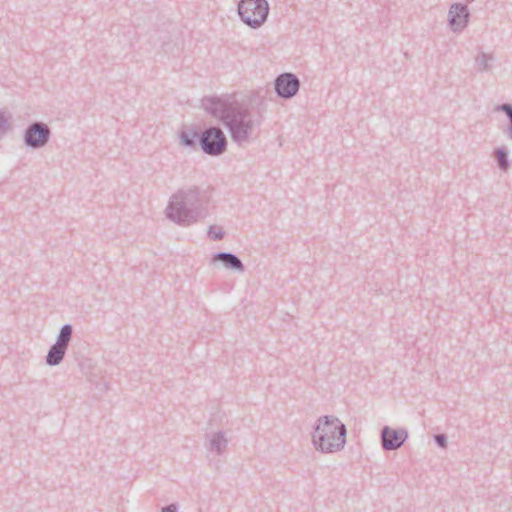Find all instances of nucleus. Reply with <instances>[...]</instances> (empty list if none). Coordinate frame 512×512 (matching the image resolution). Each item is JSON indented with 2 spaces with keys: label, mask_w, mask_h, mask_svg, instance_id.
<instances>
[{
  "label": "nucleus",
  "mask_w": 512,
  "mask_h": 512,
  "mask_svg": "<svg viewBox=\"0 0 512 512\" xmlns=\"http://www.w3.org/2000/svg\"><path fill=\"white\" fill-rule=\"evenodd\" d=\"M201 106L209 115L222 122L238 146L250 143L254 139L255 130L263 122L260 112L253 113L248 105L231 101L227 96H205Z\"/></svg>",
  "instance_id": "nucleus-1"
},
{
  "label": "nucleus",
  "mask_w": 512,
  "mask_h": 512,
  "mask_svg": "<svg viewBox=\"0 0 512 512\" xmlns=\"http://www.w3.org/2000/svg\"><path fill=\"white\" fill-rule=\"evenodd\" d=\"M210 200L209 188H181L171 196L165 210L166 217L180 226L193 225L208 216Z\"/></svg>",
  "instance_id": "nucleus-2"
},
{
  "label": "nucleus",
  "mask_w": 512,
  "mask_h": 512,
  "mask_svg": "<svg viewBox=\"0 0 512 512\" xmlns=\"http://www.w3.org/2000/svg\"><path fill=\"white\" fill-rule=\"evenodd\" d=\"M347 429L338 417L324 415L317 419L312 434V443L316 450L331 454L344 449Z\"/></svg>",
  "instance_id": "nucleus-3"
},
{
  "label": "nucleus",
  "mask_w": 512,
  "mask_h": 512,
  "mask_svg": "<svg viewBox=\"0 0 512 512\" xmlns=\"http://www.w3.org/2000/svg\"><path fill=\"white\" fill-rule=\"evenodd\" d=\"M269 10L267 0H240L237 6L241 21L252 29H259L264 25Z\"/></svg>",
  "instance_id": "nucleus-4"
},
{
  "label": "nucleus",
  "mask_w": 512,
  "mask_h": 512,
  "mask_svg": "<svg viewBox=\"0 0 512 512\" xmlns=\"http://www.w3.org/2000/svg\"><path fill=\"white\" fill-rule=\"evenodd\" d=\"M227 138L218 126H209L200 132V149L209 156H220L227 150Z\"/></svg>",
  "instance_id": "nucleus-5"
},
{
  "label": "nucleus",
  "mask_w": 512,
  "mask_h": 512,
  "mask_svg": "<svg viewBox=\"0 0 512 512\" xmlns=\"http://www.w3.org/2000/svg\"><path fill=\"white\" fill-rule=\"evenodd\" d=\"M51 136L49 126L41 121L32 122L23 133L24 144L31 149L37 150L46 146Z\"/></svg>",
  "instance_id": "nucleus-6"
},
{
  "label": "nucleus",
  "mask_w": 512,
  "mask_h": 512,
  "mask_svg": "<svg viewBox=\"0 0 512 512\" xmlns=\"http://www.w3.org/2000/svg\"><path fill=\"white\" fill-rule=\"evenodd\" d=\"M274 89L278 97L282 99H291L300 89V80L293 73H281L274 80Z\"/></svg>",
  "instance_id": "nucleus-7"
},
{
  "label": "nucleus",
  "mask_w": 512,
  "mask_h": 512,
  "mask_svg": "<svg viewBox=\"0 0 512 512\" xmlns=\"http://www.w3.org/2000/svg\"><path fill=\"white\" fill-rule=\"evenodd\" d=\"M380 438L383 450L394 451L399 449L408 439V431L384 426L381 429Z\"/></svg>",
  "instance_id": "nucleus-8"
},
{
  "label": "nucleus",
  "mask_w": 512,
  "mask_h": 512,
  "mask_svg": "<svg viewBox=\"0 0 512 512\" xmlns=\"http://www.w3.org/2000/svg\"><path fill=\"white\" fill-rule=\"evenodd\" d=\"M469 10L466 4L454 3L448 12V22L454 32L464 29L469 21Z\"/></svg>",
  "instance_id": "nucleus-9"
},
{
  "label": "nucleus",
  "mask_w": 512,
  "mask_h": 512,
  "mask_svg": "<svg viewBox=\"0 0 512 512\" xmlns=\"http://www.w3.org/2000/svg\"><path fill=\"white\" fill-rule=\"evenodd\" d=\"M228 447V439L226 432L217 431L206 433L205 435V448L208 452L214 453L217 456L223 455Z\"/></svg>",
  "instance_id": "nucleus-10"
},
{
  "label": "nucleus",
  "mask_w": 512,
  "mask_h": 512,
  "mask_svg": "<svg viewBox=\"0 0 512 512\" xmlns=\"http://www.w3.org/2000/svg\"><path fill=\"white\" fill-rule=\"evenodd\" d=\"M212 262H221L222 265L229 270L243 273L245 266L242 260L232 252H217L212 255Z\"/></svg>",
  "instance_id": "nucleus-11"
},
{
  "label": "nucleus",
  "mask_w": 512,
  "mask_h": 512,
  "mask_svg": "<svg viewBox=\"0 0 512 512\" xmlns=\"http://www.w3.org/2000/svg\"><path fill=\"white\" fill-rule=\"evenodd\" d=\"M66 351V347L55 342L48 350L46 355V364L49 366L59 365L63 361Z\"/></svg>",
  "instance_id": "nucleus-12"
},
{
  "label": "nucleus",
  "mask_w": 512,
  "mask_h": 512,
  "mask_svg": "<svg viewBox=\"0 0 512 512\" xmlns=\"http://www.w3.org/2000/svg\"><path fill=\"white\" fill-rule=\"evenodd\" d=\"M180 143L188 148H195L200 144V132L192 128L182 129L179 133Z\"/></svg>",
  "instance_id": "nucleus-13"
},
{
  "label": "nucleus",
  "mask_w": 512,
  "mask_h": 512,
  "mask_svg": "<svg viewBox=\"0 0 512 512\" xmlns=\"http://www.w3.org/2000/svg\"><path fill=\"white\" fill-rule=\"evenodd\" d=\"M494 62L492 54L480 52L475 58V64L479 72H488L491 70Z\"/></svg>",
  "instance_id": "nucleus-14"
},
{
  "label": "nucleus",
  "mask_w": 512,
  "mask_h": 512,
  "mask_svg": "<svg viewBox=\"0 0 512 512\" xmlns=\"http://www.w3.org/2000/svg\"><path fill=\"white\" fill-rule=\"evenodd\" d=\"M494 156L497 161L498 168L504 172L510 168V160L506 147H499L494 150Z\"/></svg>",
  "instance_id": "nucleus-15"
},
{
  "label": "nucleus",
  "mask_w": 512,
  "mask_h": 512,
  "mask_svg": "<svg viewBox=\"0 0 512 512\" xmlns=\"http://www.w3.org/2000/svg\"><path fill=\"white\" fill-rule=\"evenodd\" d=\"M73 326L71 324H64L56 337V343L68 349L69 343L72 339Z\"/></svg>",
  "instance_id": "nucleus-16"
},
{
  "label": "nucleus",
  "mask_w": 512,
  "mask_h": 512,
  "mask_svg": "<svg viewBox=\"0 0 512 512\" xmlns=\"http://www.w3.org/2000/svg\"><path fill=\"white\" fill-rule=\"evenodd\" d=\"M496 110L501 111L506 115V117L509 121L507 130H506V134H507L508 138L510 140H512V104L504 103V104L498 105Z\"/></svg>",
  "instance_id": "nucleus-17"
},
{
  "label": "nucleus",
  "mask_w": 512,
  "mask_h": 512,
  "mask_svg": "<svg viewBox=\"0 0 512 512\" xmlns=\"http://www.w3.org/2000/svg\"><path fill=\"white\" fill-rule=\"evenodd\" d=\"M11 129V123L5 116L4 112L0 111V139H2Z\"/></svg>",
  "instance_id": "nucleus-18"
},
{
  "label": "nucleus",
  "mask_w": 512,
  "mask_h": 512,
  "mask_svg": "<svg viewBox=\"0 0 512 512\" xmlns=\"http://www.w3.org/2000/svg\"><path fill=\"white\" fill-rule=\"evenodd\" d=\"M208 236L210 237V239H212L214 241H219V240L223 239L224 231L220 227L211 225V226H209V229H208Z\"/></svg>",
  "instance_id": "nucleus-19"
},
{
  "label": "nucleus",
  "mask_w": 512,
  "mask_h": 512,
  "mask_svg": "<svg viewBox=\"0 0 512 512\" xmlns=\"http://www.w3.org/2000/svg\"><path fill=\"white\" fill-rule=\"evenodd\" d=\"M436 444L441 448L447 447V436L445 434H437L434 436Z\"/></svg>",
  "instance_id": "nucleus-20"
},
{
  "label": "nucleus",
  "mask_w": 512,
  "mask_h": 512,
  "mask_svg": "<svg viewBox=\"0 0 512 512\" xmlns=\"http://www.w3.org/2000/svg\"><path fill=\"white\" fill-rule=\"evenodd\" d=\"M161 512H178V505L175 503L166 505L161 508Z\"/></svg>",
  "instance_id": "nucleus-21"
}]
</instances>
